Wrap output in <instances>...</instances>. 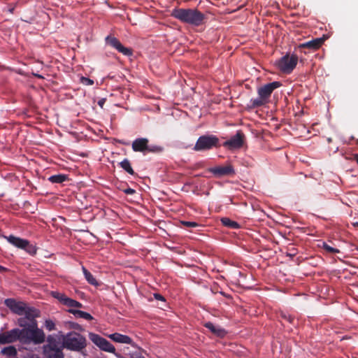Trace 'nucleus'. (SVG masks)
<instances>
[{"label":"nucleus","mask_w":358,"mask_h":358,"mask_svg":"<svg viewBox=\"0 0 358 358\" xmlns=\"http://www.w3.org/2000/svg\"><path fill=\"white\" fill-rule=\"evenodd\" d=\"M171 15L183 23L199 27L206 23L208 17L196 8H176Z\"/></svg>","instance_id":"nucleus-1"},{"label":"nucleus","mask_w":358,"mask_h":358,"mask_svg":"<svg viewBox=\"0 0 358 358\" xmlns=\"http://www.w3.org/2000/svg\"><path fill=\"white\" fill-rule=\"evenodd\" d=\"M4 304L17 315H26L29 320H34L39 316V311L34 307H30L24 301H17L14 299L9 298L4 301Z\"/></svg>","instance_id":"nucleus-2"},{"label":"nucleus","mask_w":358,"mask_h":358,"mask_svg":"<svg viewBox=\"0 0 358 358\" xmlns=\"http://www.w3.org/2000/svg\"><path fill=\"white\" fill-rule=\"evenodd\" d=\"M87 345L86 338L76 331H71L63 336L62 348L73 352H83Z\"/></svg>","instance_id":"nucleus-3"},{"label":"nucleus","mask_w":358,"mask_h":358,"mask_svg":"<svg viewBox=\"0 0 358 358\" xmlns=\"http://www.w3.org/2000/svg\"><path fill=\"white\" fill-rule=\"evenodd\" d=\"M280 86L281 83L280 82L274 81L259 87L257 90L259 96L256 99H250L248 108L253 109L267 103L272 92Z\"/></svg>","instance_id":"nucleus-4"},{"label":"nucleus","mask_w":358,"mask_h":358,"mask_svg":"<svg viewBox=\"0 0 358 358\" xmlns=\"http://www.w3.org/2000/svg\"><path fill=\"white\" fill-rule=\"evenodd\" d=\"M220 140L215 135H203L196 141L193 150L196 152L206 151L220 147Z\"/></svg>","instance_id":"nucleus-5"},{"label":"nucleus","mask_w":358,"mask_h":358,"mask_svg":"<svg viewBox=\"0 0 358 358\" xmlns=\"http://www.w3.org/2000/svg\"><path fill=\"white\" fill-rule=\"evenodd\" d=\"M3 237L13 245L17 248L24 250L30 255H35L37 252L36 245L31 244L28 240L23 239L20 237L10 235L8 236H3Z\"/></svg>","instance_id":"nucleus-6"},{"label":"nucleus","mask_w":358,"mask_h":358,"mask_svg":"<svg viewBox=\"0 0 358 358\" xmlns=\"http://www.w3.org/2000/svg\"><path fill=\"white\" fill-rule=\"evenodd\" d=\"M298 62V57L296 55H285L278 62V67L284 73H291Z\"/></svg>","instance_id":"nucleus-7"},{"label":"nucleus","mask_w":358,"mask_h":358,"mask_svg":"<svg viewBox=\"0 0 358 358\" xmlns=\"http://www.w3.org/2000/svg\"><path fill=\"white\" fill-rule=\"evenodd\" d=\"M89 338L101 350L113 354L115 353V347L108 341L99 335L94 333H90Z\"/></svg>","instance_id":"nucleus-8"},{"label":"nucleus","mask_w":358,"mask_h":358,"mask_svg":"<svg viewBox=\"0 0 358 358\" xmlns=\"http://www.w3.org/2000/svg\"><path fill=\"white\" fill-rule=\"evenodd\" d=\"M22 329L15 328L0 334V344L12 343L16 341L21 343Z\"/></svg>","instance_id":"nucleus-9"},{"label":"nucleus","mask_w":358,"mask_h":358,"mask_svg":"<svg viewBox=\"0 0 358 358\" xmlns=\"http://www.w3.org/2000/svg\"><path fill=\"white\" fill-rule=\"evenodd\" d=\"M244 141L245 135L239 130L230 139L224 142L222 145L229 150L239 149L243 145Z\"/></svg>","instance_id":"nucleus-10"},{"label":"nucleus","mask_w":358,"mask_h":358,"mask_svg":"<svg viewBox=\"0 0 358 358\" xmlns=\"http://www.w3.org/2000/svg\"><path fill=\"white\" fill-rule=\"evenodd\" d=\"M106 42L108 45L115 48L119 52H121L124 55L130 56L132 55V50L123 46L120 41L114 36H108L106 38Z\"/></svg>","instance_id":"nucleus-11"},{"label":"nucleus","mask_w":358,"mask_h":358,"mask_svg":"<svg viewBox=\"0 0 358 358\" xmlns=\"http://www.w3.org/2000/svg\"><path fill=\"white\" fill-rule=\"evenodd\" d=\"M325 40L326 38L324 36L321 38H313L309 41L299 44L297 46V49L301 51L303 49L306 48L310 50L315 51L318 50L322 45Z\"/></svg>","instance_id":"nucleus-12"},{"label":"nucleus","mask_w":358,"mask_h":358,"mask_svg":"<svg viewBox=\"0 0 358 358\" xmlns=\"http://www.w3.org/2000/svg\"><path fill=\"white\" fill-rule=\"evenodd\" d=\"M209 172L215 177L220 178L225 176H231L235 173L234 169L231 164L224 166H217L209 169Z\"/></svg>","instance_id":"nucleus-13"},{"label":"nucleus","mask_w":358,"mask_h":358,"mask_svg":"<svg viewBox=\"0 0 358 358\" xmlns=\"http://www.w3.org/2000/svg\"><path fill=\"white\" fill-rule=\"evenodd\" d=\"M34 328L32 327V323L30 322L28 328L22 329V338H21V343L22 344H29L31 343H34Z\"/></svg>","instance_id":"nucleus-14"},{"label":"nucleus","mask_w":358,"mask_h":358,"mask_svg":"<svg viewBox=\"0 0 358 358\" xmlns=\"http://www.w3.org/2000/svg\"><path fill=\"white\" fill-rule=\"evenodd\" d=\"M29 322L32 323V327L34 328V344H41L45 341V336L43 331L41 329L38 328L37 321L36 318H34V320H29Z\"/></svg>","instance_id":"nucleus-15"},{"label":"nucleus","mask_w":358,"mask_h":358,"mask_svg":"<svg viewBox=\"0 0 358 358\" xmlns=\"http://www.w3.org/2000/svg\"><path fill=\"white\" fill-rule=\"evenodd\" d=\"M149 141L146 138H138L132 143V149L134 152H146Z\"/></svg>","instance_id":"nucleus-16"},{"label":"nucleus","mask_w":358,"mask_h":358,"mask_svg":"<svg viewBox=\"0 0 358 358\" xmlns=\"http://www.w3.org/2000/svg\"><path fill=\"white\" fill-rule=\"evenodd\" d=\"M108 337L115 342L120 343L130 344L132 346H135V344L133 342L132 339L127 335H123L119 333H114L110 334Z\"/></svg>","instance_id":"nucleus-17"},{"label":"nucleus","mask_w":358,"mask_h":358,"mask_svg":"<svg viewBox=\"0 0 358 358\" xmlns=\"http://www.w3.org/2000/svg\"><path fill=\"white\" fill-rule=\"evenodd\" d=\"M203 326L208 329L213 334L220 338H223L227 334V331L220 326H215L210 322H206Z\"/></svg>","instance_id":"nucleus-18"},{"label":"nucleus","mask_w":358,"mask_h":358,"mask_svg":"<svg viewBox=\"0 0 358 358\" xmlns=\"http://www.w3.org/2000/svg\"><path fill=\"white\" fill-rule=\"evenodd\" d=\"M48 343L44 346V351L45 353L48 354L52 352L62 350L59 343L52 336L48 337Z\"/></svg>","instance_id":"nucleus-19"},{"label":"nucleus","mask_w":358,"mask_h":358,"mask_svg":"<svg viewBox=\"0 0 358 358\" xmlns=\"http://www.w3.org/2000/svg\"><path fill=\"white\" fill-rule=\"evenodd\" d=\"M223 226L232 229L241 228V225L236 221L231 220L229 217H222L220 220Z\"/></svg>","instance_id":"nucleus-20"},{"label":"nucleus","mask_w":358,"mask_h":358,"mask_svg":"<svg viewBox=\"0 0 358 358\" xmlns=\"http://www.w3.org/2000/svg\"><path fill=\"white\" fill-rule=\"evenodd\" d=\"M69 313H72L76 317L83 318L86 320H93V317L88 313L79 310L70 309Z\"/></svg>","instance_id":"nucleus-21"},{"label":"nucleus","mask_w":358,"mask_h":358,"mask_svg":"<svg viewBox=\"0 0 358 358\" xmlns=\"http://www.w3.org/2000/svg\"><path fill=\"white\" fill-rule=\"evenodd\" d=\"M119 166L124 169L127 173L131 176H134L136 173L131 167L130 161L128 159H124L119 163Z\"/></svg>","instance_id":"nucleus-22"},{"label":"nucleus","mask_w":358,"mask_h":358,"mask_svg":"<svg viewBox=\"0 0 358 358\" xmlns=\"http://www.w3.org/2000/svg\"><path fill=\"white\" fill-rule=\"evenodd\" d=\"M68 180V176L66 174H57L51 176L48 178V180L52 183L61 184Z\"/></svg>","instance_id":"nucleus-23"},{"label":"nucleus","mask_w":358,"mask_h":358,"mask_svg":"<svg viewBox=\"0 0 358 358\" xmlns=\"http://www.w3.org/2000/svg\"><path fill=\"white\" fill-rule=\"evenodd\" d=\"M83 274L86 280L91 285L97 286L99 285L96 278L93 276V275L84 266L82 268Z\"/></svg>","instance_id":"nucleus-24"},{"label":"nucleus","mask_w":358,"mask_h":358,"mask_svg":"<svg viewBox=\"0 0 358 358\" xmlns=\"http://www.w3.org/2000/svg\"><path fill=\"white\" fill-rule=\"evenodd\" d=\"M1 353L8 356H15L17 355V350L13 346H8L1 350Z\"/></svg>","instance_id":"nucleus-25"},{"label":"nucleus","mask_w":358,"mask_h":358,"mask_svg":"<svg viewBox=\"0 0 358 358\" xmlns=\"http://www.w3.org/2000/svg\"><path fill=\"white\" fill-rule=\"evenodd\" d=\"M163 150V147L160 145L148 144V149L146 150V152L159 153L162 152Z\"/></svg>","instance_id":"nucleus-26"},{"label":"nucleus","mask_w":358,"mask_h":358,"mask_svg":"<svg viewBox=\"0 0 358 358\" xmlns=\"http://www.w3.org/2000/svg\"><path fill=\"white\" fill-rule=\"evenodd\" d=\"M27 321H29V320L26 318V316L24 317H20L17 319V324L20 327H22V329L28 328L30 322L28 323Z\"/></svg>","instance_id":"nucleus-27"},{"label":"nucleus","mask_w":358,"mask_h":358,"mask_svg":"<svg viewBox=\"0 0 358 358\" xmlns=\"http://www.w3.org/2000/svg\"><path fill=\"white\" fill-rule=\"evenodd\" d=\"M52 296L55 299H57L63 304L66 301V299H68V297L64 294H62V293H60V292H53L52 293Z\"/></svg>","instance_id":"nucleus-28"},{"label":"nucleus","mask_w":358,"mask_h":358,"mask_svg":"<svg viewBox=\"0 0 358 358\" xmlns=\"http://www.w3.org/2000/svg\"><path fill=\"white\" fill-rule=\"evenodd\" d=\"M180 224L183 227L185 228L196 227L199 226V224L197 222L190 221H181Z\"/></svg>","instance_id":"nucleus-29"},{"label":"nucleus","mask_w":358,"mask_h":358,"mask_svg":"<svg viewBox=\"0 0 358 358\" xmlns=\"http://www.w3.org/2000/svg\"><path fill=\"white\" fill-rule=\"evenodd\" d=\"M62 350L48 353V358H64Z\"/></svg>","instance_id":"nucleus-30"},{"label":"nucleus","mask_w":358,"mask_h":358,"mask_svg":"<svg viewBox=\"0 0 358 358\" xmlns=\"http://www.w3.org/2000/svg\"><path fill=\"white\" fill-rule=\"evenodd\" d=\"M323 248L328 252L330 253H339L340 250L337 248H334L327 243H324Z\"/></svg>","instance_id":"nucleus-31"},{"label":"nucleus","mask_w":358,"mask_h":358,"mask_svg":"<svg viewBox=\"0 0 358 358\" xmlns=\"http://www.w3.org/2000/svg\"><path fill=\"white\" fill-rule=\"evenodd\" d=\"M280 316H281V317L282 319H284L285 320L289 322L291 324H292L294 322V317L293 316H292L291 315H289V314H286L285 313H282L280 314Z\"/></svg>","instance_id":"nucleus-32"},{"label":"nucleus","mask_w":358,"mask_h":358,"mask_svg":"<svg viewBox=\"0 0 358 358\" xmlns=\"http://www.w3.org/2000/svg\"><path fill=\"white\" fill-rule=\"evenodd\" d=\"M45 327L48 331H52L55 328V324L52 320H45Z\"/></svg>","instance_id":"nucleus-33"},{"label":"nucleus","mask_w":358,"mask_h":358,"mask_svg":"<svg viewBox=\"0 0 358 358\" xmlns=\"http://www.w3.org/2000/svg\"><path fill=\"white\" fill-rule=\"evenodd\" d=\"M81 83L85 85H92L94 84V81L88 78L82 77Z\"/></svg>","instance_id":"nucleus-34"},{"label":"nucleus","mask_w":358,"mask_h":358,"mask_svg":"<svg viewBox=\"0 0 358 358\" xmlns=\"http://www.w3.org/2000/svg\"><path fill=\"white\" fill-rule=\"evenodd\" d=\"M75 300L72 299L71 298H69L66 299V301L64 302V305L69 307V308H74V303Z\"/></svg>","instance_id":"nucleus-35"},{"label":"nucleus","mask_w":358,"mask_h":358,"mask_svg":"<svg viewBox=\"0 0 358 358\" xmlns=\"http://www.w3.org/2000/svg\"><path fill=\"white\" fill-rule=\"evenodd\" d=\"M154 297L157 300L165 301L164 297L162 295H161L160 294H158V293L154 294Z\"/></svg>","instance_id":"nucleus-36"},{"label":"nucleus","mask_w":358,"mask_h":358,"mask_svg":"<svg viewBox=\"0 0 358 358\" xmlns=\"http://www.w3.org/2000/svg\"><path fill=\"white\" fill-rule=\"evenodd\" d=\"M124 192L126 194H133L135 193V190L134 189H131V188H127V189L124 190Z\"/></svg>","instance_id":"nucleus-37"},{"label":"nucleus","mask_w":358,"mask_h":358,"mask_svg":"<svg viewBox=\"0 0 358 358\" xmlns=\"http://www.w3.org/2000/svg\"><path fill=\"white\" fill-rule=\"evenodd\" d=\"M74 303V308H81L83 306L82 303L76 301L75 300V302Z\"/></svg>","instance_id":"nucleus-38"},{"label":"nucleus","mask_w":358,"mask_h":358,"mask_svg":"<svg viewBox=\"0 0 358 358\" xmlns=\"http://www.w3.org/2000/svg\"><path fill=\"white\" fill-rule=\"evenodd\" d=\"M104 103H105V99H102L101 100H99L98 101V105L101 107V108H103V105H104Z\"/></svg>","instance_id":"nucleus-39"},{"label":"nucleus","mask_w":358,"mask_h":358,"mask_svg":"<svg viewBox=\"0 0 358 358\" xmlns=\"http://www.w3.org/2000/svg\"><path fill=\"white\" fill-rule=\"evenodd\" d=\"M6 270V268L0 265V272H3Z\"/></svg>","instance_id":"nucleus-40"},{"label":"nucleus","mask_w":358,"mask_h":358,"mask_svg":"<svg viewBox=\"0 0 358 358\" xmlns=\"http://www.w3.org/2000/svg\"><path fill=\"white\" fill-rule=\"evenodd\" d=\"M35 77L36 78H43V77L41 76V75H39V74H37V73H35L34 74Z\"/></svg>","instance_id":"nucleus-41"},{"label":"nucleus","mask_w":358,"mask_h":358,"mask_svg":"<svg viewBox=\"0 0 358 358\" xmlns=\"http://www.w3.org/2000/svg\"><path fill=\"white\" fill-rule=\"evenodd\" d=\"M354 159H355V160L356 161V162H357V164H358V154H357V155H355L354 156Z\"/></svg>","instance_id":"nucleus-42"},{"label":"nucleus","mask_w":358,"mask_h":358,"mask_svg":"<svg viewBox=\"0 0 358 358\" xmlns=\"http://www.w3.org/2000/svg\"><path fill=\"white\" fill-rule=\"evenodd\" d=\"M327 141H328L329 143H331V141H332L331 138H327Z\"/></svg>","instance_id":"nucleus-43"},{"label":"nucleus","mask_w":358,"mask_h":358,"mask_svg":"<svg viewBox=\"0 0 358 358\" xmlns=\"http://www.w3.org/2000/svg\"><path fill=\"white\" fill-rule=\"evenodd\" d=\"M354 226H357L358 227V222L354 223Z\"/></svg>","instance_id":"nucleus-44"},{"label":"nucleus","mask_w":358,"mask_h":358,"mask_svg":"<svg viewBox=\"0 0 358 358\" xmlns=\"http://www.w3.org/2000/svg\"><path fill=\"white\" fill-rule=\"evenodd\" d=\"M142 358H145V357H142Z\"/></svg>","instance_id":"nucleus-45"}]
</instances>
